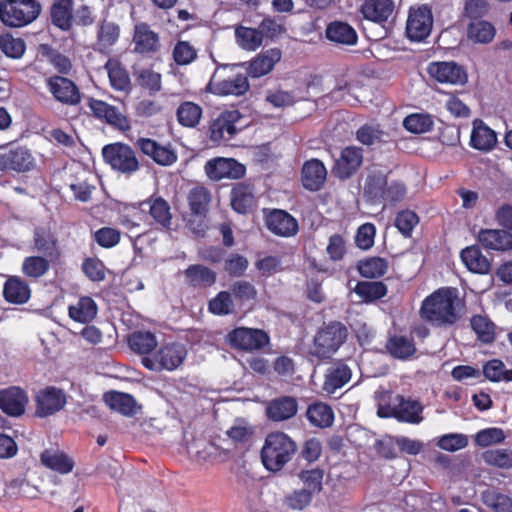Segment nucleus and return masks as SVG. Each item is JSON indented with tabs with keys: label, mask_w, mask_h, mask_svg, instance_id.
<instances>
[{
	"label": "nucleus",
	"mask_w": 512,
	"mask_h": 512,
	"mask_svg": "<svg viewBox=\"0 0 512 512\" xmlns=\"http://www.w3.org/2000/svg\"><path fill=\"white\" fill-rule=\"evenodd\" d=\"M34 247L44 257L56 259L60 256L58 239L50 231L37 229L34 233Z\"/></svg>",
	"instance_id": "33"
},
{
	"label": "nucleus",
	"mask_w": 512,
	"mask_h": 512,
	"mask_svg": "<svg viewBox=\"0 0 512 512\" xmlns=\"http://www.w3.org/2000/svg\"><path fill=\"white\" fill-rule=\"evenodd\" d=\"M47 88L53 97L66 105H76L80 102V92L73 81L62 76H52L47 79Z\"/></svg>",
	"instance_id": "17"
},
{
	"label": "nucleus",
	"mask_w": 512,
	"mask_h": 512,
	"mask_svg": "<svg viewBox=\"0 0 512 512\" xmlns=\"http://www.w3.org/2000/svg\"><path fill=\"white\" fill-rule=\"evenodd\" d=\"M506 438L501 428L492 427L480 430L475 435V444L480 447H488L502 443Z\"/></svg>",
	"instance_id": "62"
},
{
	"label": "nucleus",
	"mask_w": 512,
	"mask_h": 512,
	"mask_svg": "<svg viewBox=\"0 0 512 512\" xmlns=\"http://www.w3.org/2000/svg\"><path fill=\"white\" fill-rule=\"evenodd\" d=\"M88 107L97 119L106 122L108 125L118 130H130V121L119 107L95 98L88 100Z\"/></svg>",
	"instance_id": "11"
},
{
	"label": "nucleus",
	"mask_w": 512,
	"mask_h": 512,
	"mask_svg": "<svg viewBox=\"0 0 512 512\" xmlns=\"http://www.w3.org/2000/svg\"><path fill=\"white\" fill-rule=\"evenodd\" d=\"M468 445V438L464 434L449 433L441 436L437 441V446L445 451L455 452L465 448Z\"/></svg>",
	"instance_id": "64"
},
{
	"label": "nucleus",
	"mask_w": 512,
	"mask_h": 512,
	"mask_svg": "<svg viewBox=\"0 0 512 512\" xmlns=\"http://www.w3.org/2000/svg\"><path fill=\"white\" fill-rule=\"evenodd\" d=\"M297 409L298 404L295 398L283 396L272 400L266 408V413L273 421H284L292 418L297 413Z\"/></svg>",
	"instance_id": "27"
},
{
	"label": "nucleus",
	"mask_w": 512,
	"mask_h": 512,
	"mask_svg": "<svg viewBox=\"0 0 512 512\" xmlns=\"http://www.w3.org/2000/svg\"><path fill=\"white\" fill-rule=\"evenodd\" d=\"M387 180L384 175H369L365 186L364 194L373 201L384 200L386 197Z\"/></svg>",
	"instance_id": "53"
},
{
	"label": "nucleus",
	"mask_w": 512,
	"mask_h": 512,
	"mask_svg": "<svg viewBox=\"0 0 512 512\" xmlns=\"http://www.w3.org/2000/svg\"><path fill=\"white\" fill-rule=\"evenodd\" d=\"M306 416L313 426L320 428L330 427L334 421L332 408L323 402H315L309 405Z\"/></svg>",
	"instance_id": "36"
},
{
	"label": "nucleus",
	"mask_w": 512,
	"mask_h": 512,
	"mask_svg": "<svg viewBox=\"0 0 512 512\" xmlns=\"http://www.w3.org/2000/svg\"><path fill=\"white\" fill-rule=\"evenodd\" d=\"M461 300L454 288H440L426 297L420 309L423 319L434 326L453 325L459 319Z\"/></svg>",
	"instance_id": "1"
},
{
	"label": "nucleus",
	"mask_w": 512,
	"mask_h": 512,
	"mask_svg": "<svg viewBox=\"0 0 512 512\" xmlns=\"http://www.w3.org/2000/svg\"><path fill=\"white\" fill-rule=\"evenodd\" d=\"M481 457L490 466L501 469L512 468V450L510 449H489L484 451Z\"/></svg>",
	"instance_id": "50"
},
{
	"label": "nucleus",
	"mask_w": 512,
	"mask_h": 512,
	"mask_svg": "<svg viewBox=\"0 0 512 512\" xmlns=\"http://www.w3.org/2000/svg\"><path fill=\"white\" fill-rule=\"evenodd\" d=\"M148 204L149 214L153 220L162 228L169 229L172 220L169 203L161 197H155L151 198Z\"/></svg>",
	"instance_id": "42"
},
{
	"label": "nucleus",
	"mask_w": 512,
	"mask_h": 512,
	"mask_svg": "<svg viewBox=\"0 0 512 512\" xmlns=\"http://www.w3.org/2000/svg\"><path fill=\"white\" fill-rule=\"evenodd\" d=\"M128 343L131 350L140 355L152 352L158 344L155 335L149 331L133 332L128 338Z\"/></svg>",
	"instance_id": "43"
},
{
	"label": "nucleus",
	"mask_w": 512,
	"mask_h": 512,
	"mask_svg": "<svg viewBox=\"0 0 512 512\" xmlns=\"http://www.w3.org/2000/svg\"><path fill=\"white\" fill-rule=\"evenodd\" d=\"M355 292L366 301L380 299L386 295L387 288L381 282H359Z\"/></svg>",
	"instance_id": "61"
},
{
	"label": "nucleus",
	"mask_w": 512,
	"mask_h": 512,
	"mask_svg": "<svg viewBox=\"0 0 512 512\" xmlns=\"http://www.w3.org/2000/svg\"><path fill=\"white\" fill-rule=\"evenodd\" d=\"M33 157L25 147L15 146L0 149V171L25 172L32 168Z\"/></svg>",
	"instance_id": "15"
},
{
	"label": "nucleus",
	"mask_w": 512,
	"mask_h": 512,
	"mask_svg": "<svg viewBox=\"0 0 512 512\" xmlns=\"http://www.w3.org/2000/svg\"><path fill=\"white\" fill-rule=\"evenodd\" d=\"M231 206L241 214L249 212L256 203L253 187L245 182L237 183L231 190Z\"/></svg>",
	"instance_id": "26"
},
{
	"label": "nucleus",
	"mask_w": 512,
	"mask_h": 512,
	"mask_svg": "<svg viewBox=\"0 0 512 512\" xmlns=\"http://www.w3.org/2000/svg\"><path fill=\"white\" fill-rule=\"evenodd\" d=\"M241 120L238 110H230L221 113L210 126V139L215 143L229 141L237 133V123Z\"/></svg>",
	"instance_id": "13"
},
{
	"label": "nucleus",
	"mask_w": 512,
	"mask_h": 512,
	"mask_svg": "<svg viewBox=\"0 0 512 512\" xmlns=\"http://www.w3.org/2000/svg\"><path fill=\"white\" fill-rule=\"evenodd\" d=\"M253 434V426L244 418H237L226 431V435L234 444L248 442Z\"/></svg>",
	"instance_id": "49"
},
{
	"label": "nucleus",
	"mask_w": 512,
	"mask_h": 512,
	"mask_svg": "<svg viewBox=\"0 0 512 512\" xmlns=\"http://www.w3.org/2000/svg\"><path fill=\"white\" fill-rule=\"evenodd\" d=\"M495 34V27L485 20H474L467 29L468 39L474 43L487 44L494 39Z\"/></svg>",
	"instance_id": "41"
},
{
	"label": "nucleus",
	"mask_w": 512,
	"mask_h": 512,
	"mask_svg": "<svg viewBox=\"0 0 512 512\" xmlns=\"http://www.w3.org/2000/svg\"><path fill=\"white\" fill-rule=\"evenodd\" d=\"M385 135L386 133L376 124H364L356 131V139L366 146L381 143Z\"/></svg>",
	"instance_id": "59"
},
{
	"label": "nucleus",
	"mask_w": 512,
	"mask_h": 512,
	"mask_svg": "<svg viewBox=\"0 0 512 512\" xmlns=\"http://www.w3.org/2000/svg\"><path fill=\"white\" fill-rule=\"evenodd\" d=\"M184 275L188 283L194 287H208L216 281V273L199 264L190 265L184 271Z\"/></svg>",
	"instance_id": "40"
},
{
	"label": "nucleus",
	"mask_w": 512,
	"mask_h": 512,
	"mask_svg": "<svg viewBox=\"0 0 512 512\" xmlns=\"http://www.w3.org/2000/svg\"><path fill=\"white\" fill-rule=\"evenodd\" d=\"M226 341L235 349L256 351L267 346L270 337L262 329L238 327L227 334Z\"/></svg>",
	"instance_id": "8"
},
{
	"label": "nucleus",
	"mask_w": 512,
	"mask_h": 512,
	"mask_svg": "<svg viewBox=\"0 0 512 512\" xmlns=\"http://www.w3.org/2000/svg\"><path fill=\"white\" fill-rule=\"evenodd\" d=\"M235 36L239 46L247 51H255L263 43L261 31L258 28L240 26L236 28Z\"/></svg>",
	"instance_id": "45"
},
{
	"label": "nucleus",
	"mask_w": 512,
	"mask_h": 512,
	"mask_svg": "<svg viewBox=\"0 0 512 512\" xmlns=\"http://www.w3.org/2000/svg\"><path fill=\"white\" fill-rule=\"evenodd\" d=\"M41 5L36 0H0V20L13 28L32 23L40 14Z\"/></svg>",
	"instance_id": "4"
},
{
	"label": "nucleus",
	"mask_w": 512,
	"mask_h": 512,
	"mask_svg": "<svg viewBox=\"0 0 512 512\" xmlns=\"http://www.w3.org/2000/svg\"><path fill=\"white\" fill-rule=\"evenodd\" d=\"M483 373L492 382L512 381V369L506 370L504 363L498 359L488 361L483 367Z\"/></svg>",
	"instance_id": "56"
},
{
	"label": "nucleus",
	"mask_w": 512,
	"mask_h": 512,
	"mask_svg": "<svg viewBox=\"0 0 512 512\" xmlns=\"http://www.w3.org/2000/svg\"><path fill=\"white\" fill-rule=\"evenodd\" d=\"M187 355L186 349L181 344H168L161 347L153 356L142 358V364L149 370L172 371L178 368Z\"/></svg>",
	"instance_id": "7"
},
{
	"label": "nucleus",
	"mask_w": 512,
	"mask_h": 512,
	"mask_svg": "<svg viewBox=\"0 0 512 512\" xmlns=\"http://www.w3.org/2000/svg\"><path fill=\"white\" fill-rule=\"evenodd\" d=\"M386 347L393 357L403 360L411 357L416 352L413 341L404 336L391 337Z\"/></svg>",
	"instance_id": "46"
},
{
	"label": "nucleus",
	"mask_w": 512,
	"mask_h": 512,
	"mask_svg": "<svg viewBox=\"0 0 512 512\" xmlns=\"http://www.w3.org/2000/svg\"><path fill=\"white\" fill-rule=\"evenodd\" d=\"M478 241L483 247L495 251L512 249V234L502 229H482L478 234Z\"/></svg>",
	"instance_id": "23"
},
{
	"label": "nucleus",
	"mask_w": 512,
	"mask_h": 512,
	"mask_svg": "<svg viewBox=\"0 0 512 512\" xmlns=\"http://www.w3.org/2000/svg\"><path fill=\"white\" fill-rule=\"evenodd\" d=\"M296 452V443L283 432H272L266 436L261 450L263 465L270 471H279Z\"/></svg>",
	"instance_id": "3"
},
{
	"label": "nucleus",
	"mask_w": 512,
	"mask_h": 512,
	"mask_svg": "<svg viewBox=\"0 0 512 512\" xmlns=\"http://www.w3.org/2000/svg\"><path fill=\"white\" fill-rule=\"evenodd\" d=\"M347 329L339 322H333L321 328L314 337L311 354L319 359L329 358L344 343Z\"/></svg>",
	"instance_id": "5"
},
{
	"label": "nucleus",
	"mask_w": 512,
	"mask_h": 512,
	"mask_svg": "<svg viewBox=\"0 0 512 512\" xmlns=\"http://www.w3.org/2000/svg\"><path fill=\"white\" fill-rule=\"evenodd\" d=\"M422 411V404L416 400L406 399L401 395L394 400V418L399 421L418 424L423 420Z\"/></svg>",
	"instance_id": "21"
},
{
	"label": "nucleus",
	"mask_w": 512,
	"mask_h": 512,
	"mask_svg": "<svg viewBox=\"0 0 512 512\" xmlns=\"http://www.w3.org/2000/svg\"><path fill=\"white\" fill-rule=\"evenodd\" d=\"M41 463L61 474H67L73 470L74 462L64 452L54 449H48L42 452L40 456Z\"/></svg>",
	"instance_id": "34"
},
{
	"label": "nucleus",
	"mask_w": 512,
	"mask_h": 512,
	"mask_svg": "<svg viewBox=\"0 0 512 512\" xmlns=\"http://www.w3.org/2000/svg\"><path fill=\"white\" fill-rule=\"evenodd\" d=\"M433 16L427 5L411 7L406 21V35L412 41L420 42L427 38L432 30Z\"/></svg>",
	"instance_id": "9"
},
{
	"label": "nucleus",
	"mask_w": 512,
	"mask_h": 512,
	"mask_svg": "<svg viewBox=\"0 0 512 512\" xmlns=\"http://www.w3.org/2000/svg\"><path fill=\"white\" fill-rule=\"evenodd\" d=\"M327 177V170L324 164L318 159H312L303 165L302 184L310 191L319 190Z\"/></svg>",
	"instance_id": "24"
},
{
	"label": "nucleus",
	"mask_w": 512,
	"mask_h": 512,
	"mask_svg": "<svg viewBox=\"0 0 512 512\" xmlns=\"http://www.w3.org/2000/svg\"><path fill=\"white\" fill-rule=\"evenodd\" d=\"M105 68L108 72L111 86L115 90L125 91L130 87L129 75L117 61L109 60Z\"/></svg>",
	"instance_id": "48"
},
{
	"label": "nucleus",
	"mask_w": 512,
	"mask_h": 512,
	"mask_svg": "<svg viewBox=\"0 0 512 512\" xmlns=\"http://www.w3.org/2000/svg\"><path fill=\"white\" fill-rule=\"evenodd\" d=\"M267 227L280 236H290L296 233L298 225L296 220L283 210H274L267 217Z\"/></svg>",
	"instance_id": "28"
},
{
	"label": "nucleus",
	"mask_w": 512,
	"mask_h": 512,
	"mask_svg": "<svg viewBox=\"0 0 512 512\" xmlns=\"http://www.w3.org/2000/svg\"><path fill=\"white\" fill-rule=\"evenodd\" d=\"M103 399L110 409L125 416L135 415L140 408L131 395L122 392H107L104 394Z\"/></svg>",
	"instance_id": "30"
},
{
	"label": "nucleus",
	"mask_w": 512,
	"mask_h": 512,
	"mask_svg": "<svg viewBox=\"0 0 512 512\" xmlns=\"http://www.w3.org/2000/svg\"><path fill=\"white\" fill-rule=\"evenodd\" d=\"M387 262L383 258L372 257L362 260L358 264V270L363 277L378 278L387 270Z\"/></svg>",
	"instance_id": "58"
},
{
	"label": "nucleus",
	"mask_w": 512,
	"mask_h": 512,
	"mask_svg": "<svg viewBox=\"0 0 512 512\" xmlns=\"http://www.w3.org/2000/svg\"><path fill=\"white\" fill-rule=\"evenodd\" d=\"M241 64L225 65L215 70L207 91L217 96H243L250 89L247 73H242Z\"/></svg>",
	"instance_id": "2"
},
{
	"label": "nucleus",
	"mask_w": 512,
	"mask_h": 512,
	"mask_svg": "<svg viewBox=\"0 0 512 512\" xmlns=\"http://www.w3.org/2000/svg\"><path fill=\"white\" fill-rule=\"evenodd\" d=\"M461 260L467 269L477 274H487L490 271V261L482 254L477 246L466 247L461 251Z\"/></svg>",
	"instance_id": "32"
},
{
	"label": "nucleus",
	"mask_w": 512,
	"mask_h": 512,
	"mask_svg": "<svg viewBox=\"0 0 512 512\" xmlns=\"http://www.w3.org/2000/svg\"><path fill=\"white\" fill-rule=\"evenodd\" d=\"M120 27L109 21H102L97 30L96 47L101 52L108 51L119 39Z\"/></svg>",
	"instance_id": "38"
},
{
	"label": "nucleus",
	"mask_w": 512,
	"mask_h": 512,
	"mask_svg": "<svg viewBox=\"0 0 512 512\" xmlns=\"http://www.w3.org/2000/svg\"><path fill=\"white\" fill-rule=\"evenodd\" d=\"M393 11L392 0H367L361 8L364 18L378 23L386 21Z\"/></svg>",
	"instance_id": "31"
},
{
	"label": "nucleus",
	"mask_w": 512,
	"mask_h": 512,
	"mask_svg": "<svg viewBox=\"0 0 512 512\" xmlns=\"http://www.w3.org/2000/svg\"><path fill=\"white\" fill-rule=\"evenodd\" d=\"M35 401V414L38 417H48L62 410L67 399L63 390L56 387H46L37 392Z\"/></svg>",
	"instance_id": "12"
},
{
	"label": "nucleus",
	"mask_w": 512,
	"mask_h": 512,
	"mask_svg": "<svg viewBox=\"0 0 512 512\" xmlns=\"http://www.w3.org/2000/svg\"><path fill=\"white\" fill-rule=\"evenodd\" d=\"M281 58L282 52L279 48H270L260 52L249 62L242 63L241 66H246V73L251 78H260L269 74Z\"/></svg>",
	"instance_id": "16"
},
{
	"label": "nucleus",
	"mask_w": 512,
	"mask_h": 512,
	"mask_svg": "<svg viewBox=\"0 0 512 512\" xmlns=\"http://www.w3.org/2000/svg\"><path fill=\"white\" fill-rule=\"evenodd\" d=\"M351 379L350 368L342 363L328 370L323 384V390L329 394L344 386Z\"/></svg>",
	"instance_id": "35"
},
{
	"label": "nucleus",
	"mask_w": 512,
	"mask_h": 512,
	"mask_svg": "<svg viewBox=\"0 0 512 512\" xmlns=\"http://www.w3.org/2000/svg\"><path fill=\"white\" fill-rule=\"evenodd\" d=\"M470 325L477 338L483 343H491L495 338V325L485 316L475 315Z\"/></svg>",
	"instance_id": "51"
},
{
	"label": "nucleus",
	"mask_w": 512,
	"mask_h": 512,
	"mask_svg": "<svg viewBox=\"0 0 512 512\" xmlns=\"http://www.w3.org/2000/svg\"><path fill=\"white\" fill-rule=\"evenodd\" d=\"M187 200L191 211L196 215H202L207 211L210 193L205 187L197 186L190 190Z\"/></svg>",
	"instance_id": "55"
},
{
	"label": "nucleus",
	"mask_w": 512,
	"mask_h": 512,
	"mask_svg": "<svg viewBox=\"0 0 512 512\" xmlns=\"http://www.w3.org/2000/svg\"><path fill=\"white\" fill-rule=\"evenodd\" d=\"M69 316L79 323L92 321L97 314V306L90 297H82L75 304L69 306Z\"/></svg>",
	"instance_id": "39"
},
{
	"label": "nucleus",
	"mask_w": 512,
	"mask_h": 512,
	"mask_svg": "<svg viewBox=\"0 0 512 512\" xmlns=\"http://www.w3.org/2000/svg\"><path fill=\"white\" fill-rule=\"evenodd\" d=\"M483 503L494 512H512V499L497 489H487L481 495Z\"/></svg>",
	"instance_id": "44"
},
{
	"label": "nucleus",
	"mask_w": 512,
	"mask_h": 512,
	"mask_svg": "<svg viewBox=\"0 0 512 512\" xmlns=\"http://www.w3.org/2000/svg\"><path fill=\"white\" fill-rule=\"evenodd\" d=\"M326 36L330 41L344 45H354L357 41L355 30L349 24L340 21L328 25Z\"/></svg>",
	"instance_id": "37"
},
{
	"label": "nucleus",
	"mask_w": 512,
	"mask_h": 512,
	"mask_svg": "<svg viewBox=\"0 0 512 512\" xmlns=\"http://www.w3.org/2000/svg\"><path fill=\"white\" fill-rule=\"evenodd\" d=\"M234 301L230 292L221 291L209 301V311L215 315H228L234 312Z\"/></svg>",
	"instance_id": "60"
},
{
	"label": "nucleus",
	"mask_w": 512,
	"mask_h": 512,
	"mask_svg": "<svg viewBox=\"0 0 512 512\" xmlns=\"http://www.w3.org/2000/svg\"><path fill=\"white\" fill-rule=\"evenodd\" d=\"M0 50L9 58L20 59L26 51V44L22 38L6 32L0 35Z\"/></svg>",
	"instance_id": "47"
},
{
	"label": "nucleus",
	"mask_w": 512,
	"mask_h": 512,
	"mask_svg": "<svg viewBox=\"0 0 512 512\" xmlns=\"http://www.w3.org/2000/svg\"><path fill=\"white\" fill-rule=\"evenodd\" d=\"M28 398L25 392L18 387H10L0 391V408L11 416H19L24 413Z\"/></svg>",
	"instance_id": "20"
},
{
	"label": "nucleus",
	"mask_w": 512,
	"mask_h": 512,
	"mask_svg": "<svg viewBox=\"0 0 512 512\" xmlns=\"http://www.w3.org/2000/svg\"><path fill=\"white\" fill-rule=\"evenodd\" d=\"M209 179L219 181L224 178L238 179L245 174V167L233 158H214L205 164Z\"/></svg>",
	"instance_id": "14"
},
{
	"label": "nucleus",
	"mask_w": 512,
	"mask_h": 512,
	"mask_svg": "<svg viewBox=\"0 0 512 512\" xmlns=\"http://www.w3.org/2000/svg\"><path fill=\"white\" fill-rule=\"evenodd\" d=\"M428 75L435 81L449 85H464L468 75L465 69L454 61H435L427 66Z\"/></svg>",
	"instance_id": "10"
},
{
	"label": "nucleus",
	"mask_w": 512,
	"mask_h": 512,
	"mask_svg": "<svg viewBox=\"0 0 512 512\" xmlns=\"http://www.w3.org/2000/svg\"><path fill=\"white\" fill-rule=\"evenodd\" d=\"M73 0H55L50 9L51 22L63 31L73 26Z\"/></svg>",
	"instance_id": "29"
},
{
	"label": "nucleus",
	"mask_w": 512,
	"mask_h": 512,
	"mask_svg": "<svg viewBox=\"0 0 512 512\" xmlns=\"http://www.w3.org/2000/svg\"><path fill=\"white\" fill-rule=\"evenodd\" d=\"M102 155L105 162L120 173L132 174L139 170L136 153L127 144L120 142L108 144L103 147Z\"/></svg>",
	"instance_id": "6"
},
{
	"label": "nucleus",
	"mask_w": 512,
	"mask_h": 512,
	"mask_svg": "<svg viewBox=\"0 0 512 512\" xmlns=\"http://www.w3.org/2000/svg\"><path fill=\"white\" fill-rule=\"evenodd\" d=\"M49 261L44 256L26 257L22 263V272L29 278L38 279L49 270Z\"/></svg>",
	"instance_id": "52"
},
{
	"label": "nucleus",
	"mask_w": 512,
	"mask_h": 512,
	"mask_svg": "<svg viewBox=\"0 0 512 512\" xmlns=\"http://www.w3.org/2000/svg\"><path fill=\"white\" fill-rule=\"evenodd\" d=\"M403 125L408 131L420 134L429 131L433 121L429 115L412 114L404 119Z\"/></svg>",
	"instance_id": "63"
},
{
	"label": "nucleus",
	"mask_w": 512,
	"mask_h": 512,
	"mask_svg": "<svg viewBox=\"0 0 512 512\" xmlns=\"http://www.w3.org/2000/svg\"><path fill=\"white\" fill-rule=\"evenodd\" d=\"M497 143L494 130L488 127L482 120L473 121V129L470 137V145L480 151H490Z\"/></svg>",
	"instance_id": "25"
},
{
	"label": "nucleus",
	"mask_w": 512,
	"mask_h": 512,
	"mask_svg": "<svg viewBox=\"0 0 512 512\" xmlns=\"http://www.w3.org/2000/svg\"><path fill=\"white\" fill-rule=\"evenodd\" d=\"M299 479L304 485L302 490H306L312 496L319 493L323 486L324 471L319 468L304 470L299 473Z\"/></svg>",
	"instance_id": "57"
},
{
	"label": "nucleus",
	"mask_w": 512,
	"mask_h": 512,
	"mask_svg": "<svg viewBox=\"0 0 512 512\" xmlns=\"http://www.w3.org/2000/svg\"><path fill=\"white\" fill-rule=\"evenodd\" d=\"M362 152L361 148L355 146L344 148L333 167L335 176L340 179H347L354 174L362 164Z\"/></svg>",
	"instance_id": "19"
},
{
	"label": "nucleus",
	"mask_w": 512,
	"mask_h": 512,
	"mask_svg": "<svg viewBox=\"0 0 512 512\" xmlns=\"http://www.w3.org/2000/svg\"><path fill=\"white\" fill-rule=\"evenodd\" d=\"M3 297L11 304H24L31 297L28 283L19 276H9L3 286Z\"/></svg>",
	"instance_id": "22"
},
{
	"label": "nucleus",
	"mask_w": 512,
	"mask_h": 512,
	"mask_svg": "<svg viewBox=\"0 0 512 512\" xmlns=\"http://www.w3.org/2000/svg\"><path fill=\"white\" fill-rule=\"evenodd\" d=\"M133 44L134 51L143 55L157 53L161 48L159 34L146 23L135 25Z\"/></svg>",
	"instance_id": "18"
},
{
	"label": "nucleus",
	"mask_w": 512,
	"mask_h": 512,
	"mask_svg": "<svg viewBox=\"0 0 512 512\" xmlns=\"http://www.w3.org/2000/svg\"><path fill=\"white\" fill-rule=\"evenodd\" d=\"M202 116V109L193 102H184L177 109V118L180 124L186 127H195Z\"/></svg>",
	"instance_id": "54"
}]
</instances>
